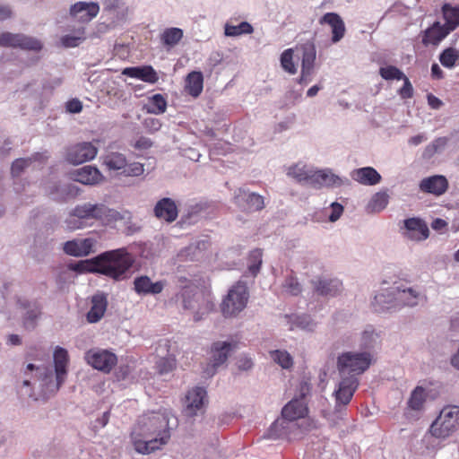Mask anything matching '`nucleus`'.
I'll return each instance as SVG.
<instances>
[{
  "instance_id": "obj_39",
  "label": "nucleus",
  "mask_w": 459,
  "mask_h": 459,
  "mask_svg": "<svg viewBox=\"0 0 459 459\" xmlns=\"http://www.w3.org/2000/svg\"><path fill=\"white\" fill-rule=\"evenodd\" d=\"M388 195L385 193H377L373 195L368 204V210L371 212H379L384 210L388 204Z\"/></svg>"
},
{
  "instance_id": "obj_31",
  "label": "nucleus",
  "mask_w": 459,
  "mask_h": 459,
  "mask_svg": "<svg viewBox=\"0 0 459 459\" xmlns=\"http://www.w3.org/2000/svg\"><path fill=\"white\" fill-rule=\"evenodd\" d=\"M315 290L322 296H334L342 290V282L337 279H319L315 283Z\"/></svg>"
},
{
  "instance_id": "obj_54",
  "label": "nucleus",
  "mask_w": 459,
  "mask_h": 459,
  "mask_svg": "<svg viewBox=\"0 0 459 459\" xmlns=\"http://www.w3.org/2000/svg\"><path fill=\"white\" fill-rule=\"evenodd\" d=\"M343 212V206L337 203L333 202L331 204V213L329 214V221L332 222L336 221L340 219Z\"/></svg>"
},
{
  "instance_id": "obj_56",
  "label": "nucleus",
  "mask_w": 459,
  "mask_h": 459,
  "mask_svg": "<svg viewBox=\"0 0 459 459\" xmlns=\"http://www.w3.org/2000/svg\"><path fill=\"white\" fill-rule=\"evenodd\" d=\"M253 362L250 358L241 357L238 360V367L241 370H248L252 368Z\"/></svg>"
},
{
  "instance_id": "obj_23",
  "label": "nucleus",
  "mask_w": 459,
  "mask_h": 459,
  "mask_svg": "<svg viewBox=\"0 0 459 459\" xmlns=\"http://www.w3.org/2000/svg\"><path fill=\"white\" fill-rule=\"evenodd\" d=\"M206 398V391L202 387H195L189 390L186 395V405L184 412L187 417L196 415L197 411L202 409Z\"/></svg>"
},
{
  "instance_id": "obj_42",
  "label": "nucleus",
  "mask_w": 459,
  "mask_h": 459,
  "mask_svg": "<svg viewBox=\"0 0 459 459\" xmlns=\"http://www.w3.org/2000/svg\"><path fill=\"white\" fill-rule=\"evenodd\" d=\"M293 48L285 49L281 55V65L284 71L290 74L297 73V66L293 61Z\"/></svg>"
},
{
  "instance_id": "obj_10",
  "label": "nucleus",
  "mask_w": 459,
  "mask_h": 459,
  "mask_svg": "<svg viewBox=\"0 0 459 459\" xmlns=\"http://www.w3.org/2000/svg\"><path fill=\"white\" fill-rule=\"evenodd\" d=\"M248 290L245 282L238 281L229 290L221 308L224 316H234L242 311L248 300Z\"/></svg>"
},
{
  "instance_id": "obj_59",
  "label": "nucleus",
  "mask_w": 459,
  "mask_h": 459,
  "mask_svg": "<svg viewBox=\"0 0 459 459\" xmlns=\"http://www.w3.org/2000/svg\"><path fill=\"white\" fill-rule=\"evenodd\" d=\"M119 0H105L103 2L104 10L108 12L115 11L119 8Z\"/></svg>"
},
{
  "instance_id": "obj_47",
  "label": "nucleus",
  "mask_w": 459,
  "mask_h": 459,
  "mask_svg": "<svg viewBox=\"0 0 459 459\" xmlns=\"http://www.w3.org/2000/svg\"><path fill=\"white\" fill-rule=\"evenodd\" d=\"M283 288L287 292L293 296H297L301 292V285L298 279L293 275H290L286 278Z\"/></svg>"
},
{
  "instance_id": "obj_57",
  "label": "nucleus",
  "mask_w": 459,
  "mask_h": 459,
  "mask_svg": "<svg viewBox=\"0 0 459 459\" xmlns=\"http://www.w3.org/2000/svg\"><path fill=\"white\" fill-rule=\"evenodd\" d=\"M181 297H182V299H183V307L185 309H189V308H192L193 306L191 304V299L194 297V295L191 293L190 290H184L182 293H181Z\"/></svg>"
},
{
  "instance_id": "obj_35",
  "label": "nucleus",
  "mask_w": 459,
  "mask_h": 459,
  "mask_svg": "<svg viewBox=\"0 0 459 459\" xmlns=\"http://www.w3.org/2000/svg\"><path fill=\"white\" fill-rule=\"evenodd\" d=\"M144 108L147 113L160 115L163 114L167 109V100L163 95L157 93L149 98Z\"/></svg>"
},
{
  "instance_id": "obj_41",
  "label": "nucleus",
  "mask_w": 459,
  "mask_h": 459,
  "mask_svg": "<svg viewBox=\"0 0 459 459\" xmlns=\"http://www.w3.org/2000/svg\"><path fill=\"white\" fill-rule=\"evenodd\" d=\"M263 252L261 249L252 250L248 255V272L255 277L262 265Z\"/></svg>"
},
{
  "instance_id": "obj_3",
  "label": "nucleus",
  "mask_w": 459,
  "mask_h": 459,
  "mask_svg": "<svg viewBox=\"0 0 459 459\" xmlns=\"http://www.w3.org/2000/svg\"><path fill=\"white\" fill-rule=\"evenodd\" d=\"M307 383L301 384V398H294L281 410V418L277 419L268 429V437L273 439L290 438V434L299 429L297 420L305 418L308 413V408L304 401L306 393L309 392Z\"/></svg>"
},
{
  "instance_id": "obj_33",
  "label": "nucleus",
  "mask_w": 459,
  "mask_h": 459,
  "mask_svg": "<svg viewBox=\"0 0 459 459\" xmlns=\"http://www.w3.org/2000/svg\"><path fill=\"white\" fill-rule=\"evenodd\" d=\"M184 37L183 30L180 28L171 27L167 28L160 35L161 45L167 49L170 50L176 47Z\"/></svg>"
},
{
  "instance_id": "obj_27",
  "label": "nucleus",
  "mask_w": 459,
  "mask_h": 459,
  "mask_svg": "<svg viewBox=\"0 0 459 459\" xmlns=\"http://www.w3.org/2000/svg\"><path fill=\"white\" fill-rule=\"evenodd\" d=\"M407 237L414 240H424L429 237V230L426 222L420 218H410L404 221Z\"/></svg>"
},
{
  "instance_id": "obj_40",
  "label": "nucleus",
  "mask_w": 459,
  "mask_h": 459,
  "mask_svg": "<svg viewBox=\"0 0 459 459\" xmlns=\"http://www.w3.org/2000/svg\"><path fill=\"white\" fill-rule=\"evenodd\" d=\"M253 32V27L247 22H242L238 25L225 24L226 36H239L242 34H250Z\"/></svg>"
},
{
  "instance_id": "obj_34",
  "label": "nucleus",
  "mask_w": 459,
  "mask_h": 459,
  "mask_svg": "<svg viewBox=\"0 0 459 459\" xmlns=\"http://www.w3.org/2000/svg\"><path fill=\"white\" fill-rule=\"evenodd\" d=\"M0 46L21 48L22 49L29 48V39L20 34H12L10 32H4L0 34Z\"/></svg>"
},
{
  "instance_id": "obj_18",
  "label": "nucleus",
  "mask_w": 459,
  "mask_h": 459,
  "mask_svg": "<svg viewBox=\"0 0 459 459\" xmlns=\"http://www.w3.org/2000/svg\"><path fill=\"white\" fill-rule=\"evenodd\" d=\"M419 186L423 193L440 196L447 191L449 183L445 176L434 175L423 178Z\"/></svg>"
},
{
  "instance_id": "obj_30",
  "label": "nucleus",
  "mask_w": 459,
  "mask_h": 459,
  "mask_svg": "<svg viewBox=\"0 0 459 459\" xmlns=\"http://www.w3.org/2000/svg\"><path fill=\"white\" fill-rule=\"evenodd\" d=\"M108 306L107 298L103 294L94 295L91 299V307L87 313L89 323H97L104 316Z\"/></svg>"
},
{
  "instance_id": "obj_63",
  "label": "nucleus",
  "mask_w": 459,
  "mask_h": 459,
  "mask_svg": "<svg viewBox=\"0 0 459 459\" xmlns=\"http://www.w3.org/2000/svg\"><path fill=\"white\" fill-rule=\"evenodd\" d=\"M426 139L427 137L424 134H418L411 137L409 139V143L416 146L424 142Z\"/></svg>"
},
{
  "instance_id": "obj_28",
  "label": "nucleus",
  "mask_w": 459,
  "mask_h": 459,
  "mask_svg": "<svg viewBox=\"0 0 459 459\" xmlns=\"http://www.w3.org/2000/svg\"><path fill=\"white\" fill-rule=\"evenodd\" d=\"M351 178L364 186H375L381 181V175L372 167H363L353 169Z\"/></svg>"
},
{
  "instance_id": "obj_14",
  "label": "nucleus",
  "mask_w": 459,
  "mask_h": 459,
  "mask_svg": "<svg viewBox=\"0 0 459 459\" xmlns=\"http://www.w3.org/2000/svg\"><path fill=\"white\" fill-rule=\"evenodd\" d=\"M231 349L232 345L230 342H214L211 348L210 362L204 368V373L209 377L213 376L217 368L227 361Z\"/></svg>"
},
{
  "instance_id": "obj_5",
  "label": "nucleus",
  "mask_w": 459,
  "mask_h": 459,
  "mask_svg": "<svg viewBox=\"0 0 459 459\" xmlns=\"http://www.w3.org/2000/svg\"><path fill=\"white\" fill-rule=\"evenodd\" d=\"M55 377L52 373L46 374L42 379L41 398L46 400L56 394L63 384L65 382L68 375L69 355L68 351L60 346H56L54 354Z\"/></svg>"
},
{
  "instance_id": "obj_7",
  "label": "nucleus",
  "mask_w": 459,
  "mask_h": 459,
  "mask_svg": "<svg viewBox=\"0 0 459 459\" xmlns=\"http://www.w3.org/2000/svg\"><path fill=\"white\" fill-rule=\"evenodd\" d=\"M459 429V407H444L429 428V433L437 438H446Z\"/></svg>"
},
{
  "instance_id": "obj_62",
  "label": "nucleus",
  "mask_w": 459,
  "mask_h": 459,
  "mask_svg": "<svg viewBox=\"0 0 459 459\" xmlns=\"http://www.w3.org/2000/svg\"><path fill=\"white\" fill-rule=\"evenodd\" d=\"M447 226V222L443 219H436L433 221L431 227L436 230H441Z\"/></svg>"
},
{
  "instance_id": "obj_15",
  "label": "nucleus",
  "mask_w": 459,
  "mask_h": 459,
  "mask_svg": "<svg viewBox=\"0 0 459 459\" xmlns=\"http://www.w3.org/2000/svg\"><path fill=\"white\" fill-rule=\"evenodd\" d=\"M234 202L242 211L247 212L261 211L264 207L262 195L249 193L244 189H238L234 196Z\"/></svg>"
},
{
  "instance_id": "obj_9",
  "label": "nucleus",
  "mask_w": 459,
  "mask_h": 459,
  "mask_svg": "<svg viewBox=\"0 0 459 459\" xmlns=\"http://www.w3.org/2000/svg\"><path fill=\"white\" fill-rule=\"evenodd\" d=\"M371 364L368 352H344L338 357L337 368L341 377L357 376L365 372Z\"/></svg>"
},
{
  "instance_id": "obj_21",
  "label": "nucleus",
  "mask_w": 459,
  "mask_h": 459,
  "mask_svg": "<svg viewBox=\"0 0 459 459\" xmlns=\"http://www.w3.org/2000/svg\"><path fill=\"white\" fill-rule=\"evenodd\" d=\"M310 186L314 188L335 187L342 185V180L331 169L314 170L310 176Z\"/></svg>"
},
{
  "instance_id": "obj_44",
  "label": "nucleus",
  "mask_w": 459,
  "mask_h": 459,
  "mask_svg": "<svg viewBox=\"0 0 459 459\" xmlns=\"http://www.w3.org/2000/svg\"><path fill=\"white\" fill-rule=\"evenodd\" d=\"M448 143V139L446 137H438L435 139L432 143L426 146L423 157L424 158H431L435 153L443 150Z\"/></svg>"
},
{
  "instance_id": "obj_50",
  "label": "nucleus",
  "mask_w": 459,
  "mask_h": 459,
  "mask_svg": "<svg viewBox=\"0 0 459 459\" xmlns=\"http://www.w3.org/2000/svg\"><path fill=\"white\" fill-rule=\"evenodd\" d=\"M84 31H81L80 36H72V35H65L61 38L62 45L65 48H74L79 46V44L85 39Z\"/></svg>"
},
{
  "instance_id": "obj_58",
  "label": "nucleus",
  "mask_w": 459,
  "mask_h": 459,
  "mask_svg": "<svg viewBox=\"0 0 459 459\" xmlns=\"http://www.w3.org/2000/svg\"><path fill=\"white\" fill-rule=\"evenodd\" d=\"M428 103L434 109H438L443 104L437 97L431 93L428 95Z\"/></svg>"
},
{
  "instance_id": "obj_13",
  "label": "nucleus",
  "mask_w": 459,
  "mask_h": 459,
  "mask_svg": "<svg viewBox=\"0 0 459 459\" xmlns=\"http://www.w3.org/2000/svg\"><path fill=\"white\" fill-rule=\"evenodd\" d=\"M97 154V146L90 142H82L69 146L65 157L69 163L78 165L93 160Z\"/></svg>"
},
{
  "instance_id": "obj_46",
  "label": "nucleus",
  "mask_w": 459,
  "mask_h": 459,
  "mask_svg": "<svg viewBox=\"0 0 459 459\" xmlns=\"http://www.w3.org/2000/svg\"><path fill=\"white\" fill-rule=\"evenodd\" d=\"M379 74L380 76L386 80H402L405 74L401 71L399 68L394 65H387L385 67H380L379 69Z\"/></svg>"
},
{
  "instance_id": "obj_1",
  "label": "nucleus",
  "mask_w": 459,
  "mask_h": 459,
  "mask_svg": "<svg viewBox=\"0 0 459 459\" xmlns=\"http://www.w3.org/2000/svg\"><path fill=\"white\" fill-rule=\"evenodd\" d=\"M130 437L135 451L139 454L149 455L160 449L170 439L168 415L161 412L142 415Z\"/></svg>"
},
{
  "instance_id": "obj_55",
  "label": "nucleus",
  "mask_w": 459,
  "mask_h": 459,
  "mask_svg": "<svg viewBox=\"0 0 459 459\" xmlns=\"http://www.w3.org/2000/svg\"><path fill=\"white\" fill-rule=\"evenodd\" d=\"M65 108L70 113H79L82 109V104L79 100L73 99L66 102Z\"/></svg>"
},
{
  "instance_id": "obj_64",
  "label": "nucleus",
  "mask_w": 459,
  "mask_h": 459,
  "mask_svg": "<svg viewBox=\"0 0 459 459\" xmlns=\"http://www.w3.org/2000/svg\"><path fill=\"white\" fill-rule=\"evenodd\" d=\"M12 15V11L8 6L0 5V20H5Z\"/></svg>"
},
{
  "instance_id": "obj_32",
  "label": "nucleus",
  "mask_w": 459,
  "mask_h": 459,
  "mask_svg": "<svg viewBox=\"0 0 459 459\" xmlns=\"http://www.w3.org/2000/svg\"><path fill=\"white\" fill-rule=\"evenodd\" d=\"M185 89L194 98H197L204 89V76L199 71L189 73L186 78Z\"/></svg>"
},
{
  "instance_id": "obj_22",
  "label": "nucleus",
  "mask_w": 459,
  "mask_h": 459,
  "mask_svg": "<svg viewBox=\"0 0 459 459\" xmlns=\"http://www.w3.org/2000/svg\"><path fill=\"white\" fill-rule=\"evenodd\" d=\"M71 178L83 185L91 186L100 183L104 178L97 167L87 165L72 171Z\"/></svg>"
},
{
  "instance_id": "obj_19",
  "label": "nucleus",
  "mask_w": 459,
  "mask_h": 459,
  "mask_svg": "<svg viewBox=\"0 0 459 459\" xmlns=\"http://www.w3.org/2000/svg\"><path fill=\"white\" fill-rule=\"evenodd\" d=\"M321 25L327 24L331 28L332 43H338L345 35L346 28L343 20L336 13H326L319 19Z\"/></svg>"
},
{
  "instance_id": "obj_24",
  "label": "nucleus",
  "mask_w": 459,
  "mask_h": 459,
  "mask_svg": "<svg viewBox=\"0 0 459 459\" xmlns=\"http://www.w3.org/2000/svg\"><path fill=\"white\" fill-rule=\"evenodd\" d=\"M165 287L164 281L153 282L147 275H141L134 280V290L138 295L160 294Z\"/></svg>"
},
{
  "instance_id": "obj_4",
  "label": "nucleus",
  "mask_w": 459,
  "mask_h": 459,
  "mask_svg": "<svg viewBox=\"0 0 459 459\" xmlns=\"http://www.w3.org/2000/svg\"><path fill=\"white\" fill-rule=\"evenodd\" d=\"M119 217L118 212L108 208L104 204L86 203L75 206L66 222L70 230H75L81 228L82 223L77 225L76 219L83 221L85 223L89 221H96L103 224H108L118 220Z\"/></svg>"
},
{
  "instance_id": "obj_52",
  "label": "nucleus",
  "mask_w": 459,
  "mask_h": 459,
  "mask_svg": "<svg viewBox=\"0 0 459 459\" xmlns=\"http://www.w3.org/2000/svg\"><path fill=\"white\" fill-rule=\"evenodd\" d=\"M28 167V160L26 159L21 158L15 160L11 168V173L13 177H19Z\"/></svg>"
},
{
  "instance_id": "obj_8",
  "label": "nucleus",
  "mask_w": 459,
  "mask_h": 459,
  "mask_svg": "<svg viewBox=\"0 0 459 459\" xmlns=\"http://www.w3.org/2000/svg\"><path fill=\"white\" fill-rule=\"evenodd\" d=\"M103 165L110 173L123 177H139L143 174L144 167L140 162H127L125 154L118 152H108L103 157Z\"/></svg>"
},
{
  "instance_id": "obj_20",
  "label": "nucleus",
  "mask_w": 459,
  "mask_h": 459,
  "mask_svg": "<svg viewBox=\"0 0 459 459\" xmlns=\"http://www.w3.org/2000/svg\"><path fill=\"white\" fill-rule=\"evenodd\" d=\"M100 12V5L95 2H77L70 8V14L82 22H89L95 18Z\"/></svg>"
},
{
  "instance_id": "obj_16",
  "label": "nucleus",
  "mask_w": 459,
  "mask_h": 459,
  "mask_svg": "<svg viewBox=\"0 0 459 459\" xmlns=\"http://www.w3.org/2000/svg\"><path fill=\"white\" fill-rule=\"evenodd\" d=\"M97 241L94 238H87L82 239H73L64 243V252L71 256H87L95 252Z\"/></svg>"
},
{
  "instance_id": "obj_36",
  "label": "nucleus",
  "mask_w": 459,
  "mask_h": 459,
  "mask_svg": "<svg viewBox=\"0 0 459 459\" xmlns=\"http://www.w3.org/2000/svg\"><path fill=\"white\" fill-rule=\"evenodd\" d=\"M445 24L451 31L459 26V7H452L445 4L442 8Z\"/></svg>"
},
{
  "instance_id": "obj_11",
  "label": "nucleus",
  "mask_w": 459,
  "mask_h": 459,
  "mask_svg": "<svg viewBox=\"0 0 459 459\" xmlns=\"http://www.w3.org/2000/svg\"><path fill=\"white\" fill-rule=\"evenodd\" d=\"M86 362L93 368L103 373H109L117 364V355L102 349H91L84 355Z\"/></svg>"
},
{
  "instance_id": "obj_61",
  "label": "nucleus",
  "mask_w": 459,
  "mask_h": 459,
  "mask_svg": "<svg viewBox=\"0 0 459 459\" xmlns=\"http://www.w3.org/2000/svg\"><path fill=\"white\" fill-rule=\"evenodd\" d=\"M145 125L147 127L151 128L153 131H157L160 128L161 124L160 120L156 118H149L145 120Z\"/></svg>"
},
{
  "instance_id": "obj_29",
  "label": "nucleus",
  "mask_w": 459,
  "mask_h": 459,
  "mask_svg": "<svg viewBox=\"0 0 459 459\" xmlns=\"http://www.w3.org/2000/svg\"><path fill=\"white\" fill-rule=\"evenodd\" d=\"M122 74L149 83H155L159 80L156 71L151 65L126 67L123 70Z\"/></svg>"
},
{
  "instance_id": "obj_38",
  "label": "nucleus",
  "mask_w": 459,
  "mask_h": 459,
  "mask_svg": "<svg viewBox=\"0 0 459 459\" xmlns=\"http://www.w3.org/2000/svg\"><path fill=\"white\" fill-rule=\"evenodd\" d=\"M439 61L443 66L451 69L459 61V51L454 48H447L441 52Z\"/></svg>"
},
{
  "instance_id": "obj_26",
  "label": "nucleus",
  "mask_w": 459,
  "mask_h": 459,
  "mask_svg": "<svg viewBox=\"0 0 459 459\" xmlns=\"http://www.w3.org/2000/svg\"><path fill=\"white\" fill-rule=\"evenodd\" d=\"M450 32H452L446 24H441L439 22H435L429 28H428L422 36V44L424 46L438 45Z\"/></svg>"
},
{
  "instance_id": "obj_48",
  "label": "nucleus",
  "mask_w": 459,
  "mask_h": 459,
  "mask_svg": "<svg viewBox=\"0 0 459 459\" xmlns=\"http://www.w3.org/2000/svg\"><path fill=\"white\" fill-rule=\"evenodd\" d=\"M60 196L55 197L59 202H65L68 199L74 198L79 195V188L74 185L69 184L64 186L62 188Z\"/></svg>"
},
{
  "instance_id": "obj_60",
  "label": "nucleus",
  "mask_w": 459,
  "mask_h": 459,
  "mask_svg": "<svg viewBox=\"0 0 459 459\" xmlns=\"http://www.w3.org/2000/svg\"><path fill=\"white\" fill-rule=\"evenodd\" d=\"M431 76L437 80L444 77V73L437 64H433L431 65Z\"/></svg>"
},
{
  "instance_id": "obj_49",
  "label": "nucleus",
  "mask_w": 459,
  "mask_h": 459,
  "mask_svg": "<svg viewBox=\"0 0 459 459\" xmlns=\"http://www.w3.org/2000/svg\"><path fill=\"white\" fill-rule=\"evenodd\" d=\"M157 368L160 374H167L176 368V359L173 357L161 358L157 363Z\"/></svg>"
},
{
  "instance_id": "obj_6",
  "label": "nucleus",
  "mask_w": 459,
  "mask_h": 459,
  "mask_svg": "<svg viewBox=\"0 0 459 459\" xmlns=\"http://www.w3.org/2000/svg\"><path fill=\"white\" fill-rule=\"evenodd\" d=\"M417 293L411 288L400 290L387 294L380 293L375 296L373 307L377 313L400 308L403 306H414L417 304Z\"/></svg>"
},
{
  "instance_id": "obj_2",
  "label": "nucleus",
  "mask_w": 459,
  "mask_h": 459,
  "mask_svg": "<svg viewBox=\"0 0 459 459\" xmlns=\"http://www.w3.org/2000/svg\"><path fill=\"white\" fill-rule=\"evenodd\" d=\"M135 262L126 247L106 251L91 261L90 272L98 273L114 281L125 280Z\"/></svg>"
},
{
  "instance_id": "obj_17",
  "label": "nucleus",
  "mask_w": 459,
  "mask_h": 459,
  "mask_svg": "<svg viewBox=\"0 0 459 459\" xmlns=\"http://www.w3.org/2000/svg\"><path fill=\"white\" fill-rule=\"evenodd\" d=\"M358 386V377L354 376L342 377L338 389L334 392L336 406H346L351 402Z\"/></svg>"
},
{
  "instance_id": "obj_43",
  "label": "nucleus",
  "mask_w": 459,
  "mask_h": 459,
  "mask_svg": "<svg viewBox=\"0 0 459 459\" xmlns=\"http://www.w3.org/2000/svg\"><path fill=\"white\" fill-rule=\"evenodd\" d=\"M426 400L424 388L417 386L411 394L408 404L412 410L419 411L422 408Z\"/></svg>"
},
{
  "instance_id": "obj_25",
  "label": "nucleus",
  "mask_w": 459,
  "mask_h": 459,
  "mask_svg": "<svg viewBox=\"0 0 459 459\" xmlns=\"http://www.w3.org/2000/svg\"><path fill=\"white\" fill-rule=\"evenodd\" d=\"M154 215L159 219L171 223L178 216V210L176 203L169 197H164L157 202L154 207Z\"/></svg>"
},
{
  "instance_id": "obj_53",
  "label": "nucleus",
  "mask_w": 459,
  "mask_h": 459,
  "mask_svg": "<svg viewBox=\"0 0 459 459\" xmlns=\"http://www.w3.org/2000/svg\"><path fill=\"white\" fill-rule=\"evenodd\" d=\"M293 325L299 328L308 331H312L316 325L308 316H298Z\"/></svg>"
},
{
  "instance_id": "obj_51",
  "label": "nucleus",
  "mask_w": 459,
  "mask_h": 459,
  "mask_svg": "<svg viewBox=\"0 0 459 459\" xmlns=\"http://www.w3.org/2000/svg\"><path fill=\"white\" fill-rule=\"evenodd\" d=\"M403 85L398 91L400 97L403 100L411 99L413 96V87L409 78L405 75L403 79Z\"/></svg>"
},
{
  "instance_id": "obj_37",
  "label": "nucleus",
  "mask_w": 459,
  "mask_h": 459,
  "mask_svg": "<svg viewBox=\"0 0 459 459\" xmlns=\"http://www.w3.org/2000/svg\"><path fill=\"white\" fill-rule=\"evenodd\" d=\"M314 169H307L305 165H293L288 169V175L295 178L299 182L306 181L310 184L311 175Z\"/></svg>"
},
{
  "instance_id": "obj_12",
  "label": "nucleus",
  "mask_w": 459,
  "mask_h": 459,
  "mask_svg": "<svg viewBox=\"0 0 459 459\" xmlns=\"http://www.w3.org/2000/svg\"><path fill=\"white\" fill-rule=\"evenodd\" d=\"M296 50L301 52V72L299 79L300 84L307 83L314 73L316 58V45L312 40L296 46Z\"/></svg>"
},
{
  "instance_id": "obj_45",
  "label": "nucleus",
  "mask_w": 459,
  "mask_h": 459,
  "mask_svg": "<svg viewBox=\"0 0 459 459\" xmlns=\"http://www.w3.org/2000/svg\"><path fill=\"white\" fill-rule=\"evenodd\" d=\"M271 357L282 368H290L292 367V357L286 351L276 350L271 351Z\"/></svg>"
}]
</instances>
